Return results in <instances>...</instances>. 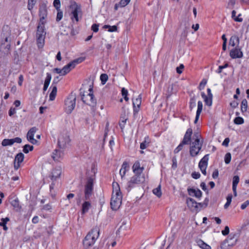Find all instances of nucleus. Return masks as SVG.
I'll use <instances>...</instances> for the list:
<instances>
[{"label": "nucleus", "instance_id": "nucleus-63", "mask_svg": "<svg viewBox=\"0 0 249 249\" xmlns=\"http://www.w3.org/2000/svg\"><path fill=\"white\" fill-rule=\"evenodd\" d=\"M192 177L195 179H198L200 177V174L199 172H194L192 174Z\"/></svg>", "mask_w": 249, "mask_h": 249}, {"label": "nucleus", "instance_id": "nucleus-2", "mask_svg": "<svg viewBox=\"0 0 249 249\" xmlns=\"http://www.w3.org/2000/svg\"><path fill=\"white\" fill-rule=\"evenodd\" d=\"M100 233L99 228L97 226L93 227L87 234L83 241L84 247L87 249L93 246L96 240L98 238Z\"/></svg>", "mask_w": 249, "mask_h": 249}, {"label": "nucleus", "instance_id": "nucleus-64", "mask_svg": "<svg viewBox=\"0 0 249 249\" xmlns=\"http://www.w3.org/2000/svg\"><path fill=\"white\" fill-rule=\"evenodd\" d=\"M230 230L228 226H226L224 230L222 231L223 235H227L229 233Z\"/></svg>", "mask_w": 249, "mask_h": 249}, {"label": "nucleus", "instance_id": "nucleus-33", "mask_svg": "<svg viewBox=\"0 0 249 249\" xmlns=\"http://www.w3.org/2000/svg\"><path fill=\"white\" fill-rule=\"evenodd\" d=\"M248 108V101L246 99L242 101L241 105V110L242 112L247 111Z\"/></svg>", "mask_w": 249, "mask_h": 249}, {"label": "nucleus", "instance_id": "nucleus-7", "mask_svg": "<svg viewBox=\"0 0 249 249\" xmlns=\"http://www.w3.org/2000/svg\"><path fill=\"white\" fill-rule=\"evenodd\" d=\"M76 95L71 94L65 101V110L67 114H70L75 106Z\"/></svg>", "mask_w": 249, "mask_h": 249}, {"label": "nucleus", "instance_id": "nucleus-38", "mask_svg": "<svg viewBox=\"0 0 249 249\" xmlns=\"http://www.w3.org/2000/svg\"><path fill=\"white\" fill-rule=\"evenodd\" d=\"M13 144L11 139H5L1 142V145L3 146H11Z\"/></svg>", "mask_w": 249, "mask_h": 249}, {"label": "nucleus", "instance_id": "nucleus-4", "mask_svg": "<svg viewBox=\"0 0 249 249\" xmlns=\"http://www.w3.org/2000/svg\"><path fill=\"white\" fill-rule=\"evenodd\" d=\"M71 10V19L73 22L75 20L77 22L79 21L78 15H80V18L82 17V10L80 5L78 4L75 1H71L69 6Z\"/></svg>", "mask_w": 249, "mask_h": 249}, {"label": "nucleus", "instance_id": "nucleus-21", "mask_svg": "<svg viewBox=\"0 0 249 249\" xmlns=\"http://www.w3.org/2000/svg\"><path fill=\"white\" fill-rule=\"evenodd\" d=\"M63 153L60 149H55L52 153V157L55 161H59L62 159Z\"/></svg>", "mask_w": 249, "mask_h": 249}, {"label": "nucleus", "instance_id": "nucleus-10", "mask_svg": "<svg viewBox=\"0 0 249 249\" xmlns=\"http://www.w3.org/2000/svg\"><path fill=\"white\" fill-rule=\"evenodd\" d=\"M93 190V181L91 178L88 179L85 186L84 190L85 199L88 200L91 196Z\"/></svg>", "mask_w": 249, "mask_h": 249}, {"label": "nucleus", "instance_id": "nucleus-28", "mask_svg": "<svg viewBox=\"0 0 249 249\" xmlns=\"http://www.w3.org/2000/svg\"><path fill=\"white\" fill-rule=\"evenodd\" d=\"M186 203L189 207L197 208V203L192 198H188L186 200Z\"/></svg>", "mask_w": 249, "mask_h": 249}, {"label": "nucleus", "instance_id": "nucleus-46", "mask_svg": "<svg viewBox=\"0 0 249 249\" xmlns=\"http://www.w3.org/2000/svg\"><path fill=\"white\" fill-rule=\"evenodd\" d=\"M224 160L226 164H229L231 160V154L230 153L226 154L224 158Z\"/></svg>", "mask_w": 249, "mask_h": 249}, {"label": "nucleus", "instance_id": "nucleus-57", "mask_svg": "<svg viewBox=\"0 0 249 249\" xmlns=\"http://www.w3.org/2000/svg\"><path fill=\"white\" fill-rule=\"evenodd\" d=\"M129 168V164L127 162L124 161L122 165L121 169H122V171L123 170H125V171L128 170Z\"/></svg>", "mask_w": 249, "mask_h": 249}, {"label": "nucleus", "instance_id": "nucleus-53", "mask_svg": "<svg viewBox=\"0 0 249 249\" xmlns=\"http://www.w3.org/2000/svg\"><path fill=\"white\" fill-rule=\"evenodd\" d=\"M9 220L10 219L8 217L1 218V222H0V226L2 227L6 225L7 222L9 221Z\"/></svg>", "mask_w": 249, "mask_h": 249}, {"label": "nucleus", "instance_id": "nucleus-49", "mask_svg": "<svg viewBox=\"0 0 249 249\" xmlns=\"http://www.w3.org/2000/svg\"><path fill=\"white\" fill-rule=\"evenodd\" d=\"M184 145H185V144L182 143V142H181L178 146L175 149L174 151V153H178L180 151H181Z\"/></svg>", "mask_w": 249, "mask_h": 249}, {"label": "nucleus", "instance_id": "nucleus-55", "mask_svg": "<svg viewBox=\"0 0 249 249\" xmlns=\"http://www.w3.org/2000/svg\"><path fill=\"white\" fill-rule=\"evenodd\" d=\"M133 115L136 117L140 110V106H133Z\"/></svg>", "mask_w": 249, "mask_h": 249}, {"label": "nucleus", "instance_id": "nucleus-27", "mask_svg": "<svg viewBox=\"0 0 249 249\" xmlns=\"http://www.w3.org/2000/svg\"><path fill=\"white\" fill-rule=\"evenodd\" d=\"M91 207L90 203L88 201H85L82 206V213H85L88 212Z\"/></svg>", "mask_w": 249, "mask_h": 249}, {"label": "nucleus", "instance_id": "nucleus-47", "mask_svg": "<svg viewBox=\"0 0 249 249\" xmlns=\"http://www.w3.org/2000/svg\"><path fill=\"white\" fill-rule=\"evenodd\" d=\"M57 13L56 18V21H59L63 18V12L60 10H57Z\"/></svg>", "mask_w": 249, "mask_h": 249}, {"label": "nucleus", "instance_id": "nucleus-37", "mask_svg": "<svg viewBox=\"0 0 249 249\" xmlns=\"http://www.w3.org/2000/svg\"><path fill=\"white\" fill-rule=\"evenodd\" d=\"M142 103V96L140 94L134 100H133V106H141Z\"/></svg>", "mask_w": 249, "mask_h": 249}, {"label": "nucleus", "instance_id": "nucleus-59", "mask_svg": "<svg viewBox=\"0 0 249 249\" xmlns=\"http://www.w3.org/2000/svg\"><path fill=\"white\" fill-rule=\"evenodd\" d=\"M228 67V64L226 63L223 66H219L218 70L216 71V72L218 73H220L222 72V71L223 69L226 68Z\"/></svg>", "mask_w": 249, "mask_h": 249}, {"label": "nucleus", "instance_id": "nucleus-5", "mask_svg": "<svg viewBox=\"0 0 249 249\" xmlns=\"http://www.w3.org/2000/svg\"><path fill=\"white\" fill-rule=\"evenodd\" d=\"M45 36L44 25L40 24L39 23L36 31V41L38 48H42L44 46Z\"/></svg>", "mask_w": 249, "mask_h": 249}, {"label": "nucleus", "instance_id": "nucleus-22", "mask_svg": "<svg viewBox=\"0 0 249 249\" xmlns=\"http://www.w3.org/2000/svg\"><path fill=\"white\" fill-rule=\"evenodd\" d=\"M209 154H206L200 160L198 164V167L199 169L207 168L209 160Z\"/></svg>", "mask_w": 249, "mask_h": 249}, {"label": "nucleus", "instance_id": "nucleus-23", "mask_svg": "<svg viewBox=\"0 0 249 249\" xmlns=\"http://www.w3.org/2000/svg\"><path fill=\"white\" fill-rule=\"evenodd\" d=\"M177 89L175 84H172L169 85L167 90V97H169L172 94L176 93Z\"/></svg>", "mask_w": 249, "mask_h": 249}, {"label": "nucleus", "instance_id": "nucleus-58", "mask_svg": "<svg viewBox=\"0 0 249 249\" xmlns=\"http://www.w3.org/2000/svg\"><path fill=\"white\" fill-rule=\"evenodd\" d=\"M46 75L47 76L45 78L44 83L50 84V81L52 79L51 74L50 73H47Z\"/></svg>", "mask_w": 249, "mask_h": 249}, {"label": "nucleus", "instance_id": "nucleus-62", "mask_svg": "<svg viewBox=\"0 0 249 249\" xmlns=\"http://www.w3.org/2000/svg\"><path fill=\"white\" fill-rule=\"evenodd\" d=\"M91 30L95 33H97L99 30V24H93L91 26Z\"/></svg>", "mask_w": 249, "mask_h": 249}, {"label": "nucleus", "instance_id": "nucleus-20", "mask_svg": "<svg viewBox=\"0 0 249 249\" xmlns=\"http://www.w3.org/2000/svg\"><path fill=\"white\" fill-rule=\"evenodd\" d=\"M85 58L83 57H79L72 61L71 62L66 65L67 67L70 69L71 71L72 69H74L76 65L83 62Z\"/></svg>", "mask_w": 249, "mask_h": 249}, {"label": "nucleus", "instance_id": "nucleus-41", "mask_svg": "<svg viewBox=\"0 0 249 249\" xmlns=\"http://www.w3.org/2000/svg\"><path fill=\"white\" fill-rule=\"evenodd\" d=\"M236 12L235 10H233L231 12V18L235 21L242 22L243 21V18H236Z\"/></svg>", "mask_w": 249, "mask_h": 249}, {"label": "nucleus", "instance_id": "nucleus-18", "mask_svg": "<svg viewBox=\"0 0 249 249\" xmlns=\"http://www.w3.org/2000/svg\"><path fill=\"white\" fill-rule=\"evenodd\" d=\"M230 55L232 59H236L242 58L243 54L240 48L235 47L230 51Z\"/></svg>", "mask_w": 249, "mask_h": 249}, {"label": "nucleus", "instance_id": "nucleus-19", "mask_svg": "<svg viewBox=\"0 0 249 249\" xmlns=\"http://www.w3.org/2000/svg\"><path fill=\"white\" fill-rule=\"evenodd\" d=\"M187 191L190 196H195L196 198H200L202 196V192L198 188L194 189L188 188Z\"/></svg>", "mask_w": 249, "mask_h": 249}, {"label": "nucleus", "instance_id": "nucleus-31", "mask_svg": "<svg viewBox=\"0 0 249 249\" xmlns=\"http://www.w3.org/2000/svg\"><path fill=\"white\" fill-rule=\"evenodd\" d=\"M57 93V87L56 86H54L53 87L52 90L50 94L49 99L51 101H53L54 100L55 96Z\"/></svg>", "mask_w": 249, "mask_h": 249}, {"label": "nucleus", "instance_id": "nucleus-42", "mask_svg": "<svg viewBox=\"0 0 249 249\" xmlns=\"http://www.w3.org/2000/svg\"><path fill=\"white\" fill-rule=\"evenodd\" d=\"M244 122V119L241 117H237L234 119V123L236 124H241Z\"/></svg>", "mask_w": 249, "mask_h": 249}, {"label": "nucleus", "instance_id": "nucleus-14", "mask_svg": "<svg viewBox=\"0 0 249 249\" xmlns=\"http://www.w3.org/2000/svg\"><path fill=\"white\" fill-rule=\"evenodd\" d=\"M70 142V139L68 136H62L58 138V145L60 149H64Z\"/></svg>", "mask_w": 249, "mask_h": 249}, {"label": "nucleus", "instance_id": "nucleus-39", "mask_svg": "<svg viewBox=\"0 0 249 249\" xmlns=\"http://www.w3.org/2000/svg\"><path fill=\"white\" fill-rule=\"evenodd\" d=\"M232 197V196L231 194H229L227 196V202L224 205V208L225 209H227L228 208V207L230 206V205L231 204V202Z\"/></svg>", "mask_w": 249, "mask_h": 249}, {"label": "nucleus", "instance_id": "nucleus-25", "mask_svg": "<svg viewBox=\"0 0 249 249\" xmlns=\"http://www.w3.org/2000/svg\"><path fill=\"white\" fill-rule=\"evenodd\" d=\"M128 120V117L126 116L125 114H124V116H121L120 118V121L119 122V126L123 130L124 128L126 121Z\"/></svg>", "mask_w": 249, "mask_h": 249}, {"label": "nucleus", "instance_id": "nucleus-16", "mask_svg": "<svg viewBox=\"0 0 249 249\" xmlns=\"http://www.w3.org/2000/svg\"><path fill=\"white\" fill-rule=\"evenodd\" d=\"M24 155L22 153H19L16 156L14 161V166L15 170H18L20 166V163L23 161Z\"/></svg>", "mask_w": 249, "mask_h": 249}, {"label": "nucleus", "instance_id": "nucleus-32", "mask_svg": "<svg viewBox=\"0 0 249 249\" xmlns=\"http://www.w3.org/2000/svg\"><path fill=\"white\" fill-rule=\"evenodd\" d=\"M12 206L17 210H19L21 207L19 206V200L18 198H15L11 202Z\"/></svg>", "mask_w": 249, "mask_h": 249}, {"label": "nucleus", "instance_id": "nucleus-54", "mask_svg": "<svg viewBox=\"0 0 249 249\" xmlns=\"http://www.w3.org/2000/svg\"><path fill=\"white\" fill-rule=\"evenodd\" d=\"M239 182V177L238 176H235L233 178L232 185L236 186Z\"/></svg>", "mask_w": 249, "mask_h": 249}, {"label": "nucleus", "instance_id": "nucleus-24", "mask_svg": "<svg viewBox=\"0 0 249 249\" xmlns=\"http://www.w3.org/2000/svg\"><path fill=\"white\" fill-rule=\"evenodd\" d=\"M196 243L197 245L202 249H212L210 246L205 243L200 239L196 240Z\"/></svg>", "mask_w": 249, "mask_h": 249}, {"label": "nucleus", "instance_id": "nucleus-6", "mask_svg": "<svg viewBox=\"0 0 249 249\" xmlns=\"http://www.w3.org/2000/svg\"><path fill=\"white\" fill-rule=\"evenodd\" d=\"M89 91V93L86 92V94L84 93L82 95V100L86 104L94 107L96 104V100L94 97L92 88H90Z\"/></svg>", "mask_w": 249, "mask_h": 249}, {"label": "nucleus", "instance_id": "nucleus-9", "mask_svg": "<svg viewBox=\"0 0 249 249\" xmlns=\"http://www.w3.org/2000/svg\"><path fill=\"white\" fill-rule=\"evenodd\" d=\"M38 15L40 18L39 23L40 24L44 25L46 23L45 19L48 15L47 5L45 3L42 2L39 4Z\"/></svg>", "mask_w": 249, "mask_h": 249}, {"label": "nucleus", "instance_id": "nucleus-3", "mask_svg": "<svg viewBox=\"0 0 249 249\" xmlns=\"http://www.w3.org/2000/svg\"><path fill=\"white\" fill-rule=\"evenodd\" d=\"M145 181V175L134 174L128 181L126 187L127 191L129 192L136 186L143 183Z\"/></svg>", "mask_w": 249, "mask_h": 249}, {"label": "nucleus", "instance_id": "nucleus-11", "mask_svg": "<svg viewBox=\"0 0 249 249\" xmlns=\"http://www.w3.org/2000/svg\"><path fill=\"white\" fill-rule=\"evenodd\" d=\"M236 242L237 239L235 238V235H233L232 236L230 235L221 244V248L222 249H229V248L227 247H233L236 244Z\"/></svg>", "mask_w": 249, "mask_h": 249}, {"label": "nucleus", "instance_id": "nucleus-36", "mask_svg": "<svg viewBox=\"0 0 249 249\" xmlns=\"http://www.w3.org/2000/svg\"><path fill=\"white\" fill-rule=\"evenodd\" d=\"M153 193L158 197H160L162 195L160 185H159V186L156 188L154 189L153 190Z\"/></svg>", "mask_w": 249, "mask_h": 249}, {"label": "nucleus", "instance_id": "nucleus-30", "mask_svg": "<svg viewBox=\"0 0 249 249\" xmlns=\"http://www.w3.org/2000/svg\"><path fill=\"white\" fill-rule=\"evenodd\" d=\"M37 0H28L27 9L32 12L34 6L37 3Z\"/></svg>", "mask_w": 249, "mask_h": 249}, {"label": "nucleus", "instance_id": "nucleus-45", "mask_svg": "<svg viewBox=\"0 0 249 249\" xmlns=\"http://www.w3.org/2000/svg\"><path fill=\"white\" fill-rule=\"evenodd\" d=\"M207 80L205 79H202V80L201 81V82L200 83L199 85V86H198V89L199 90H202V89H203L205 85H206L207 84Z\"/></svg>", "mask_w": 249, "mask_h": 249}, {"label": "nucleus", "instance_id": "nucleus-52", "mask_svg": "<svg viewBox=\"0 0 249 249\" xmlns=\"http://www.w3.org/2000/svg\"><path fill=\"white\" fill-rule=\"evenodd\" d=\"M130 0H121L119 2L120 7H124L127 5Z\"/></svg>", "mask_w": 249, "mask_h": 249}, {"label": "nucleus", "instance_id": "nucleus-43", "mask_svg": "<svg viewBox=\"0 0 249 249\" xmlns=\"http://www.w3.org/2000/svg\"><path fill=\"white\" fill-rule=\"evenodd\" d=\"M100 79L103 84H105L108 80V76L107 74L103 73L100 76Z\"/></svg>", "mask_w": 249, "mask_h": 249}, {"label": "nucleus", "instance_id": "nucleus-12", "mask_svg": "<svg viewBox=\"0 0 249 249\" xmlns=\"http://www.w3.org/2000/svg\"><path fill=\"white\" fill-rule=\"evenodd\" d=\"M207 95H206L204 92H202L201 93V95L204 99L205 105L210 107L212 105L213 101V94L211 92V90L210 88H208L207 89Z\"/></svg>", "mask_w": 249, "mask_h": 249}, {"label": "nucleus", "instance_id": "nucleus-48", "mask_svg": "<svg viewBox=\"0 0 249 249\" xmlns=\"http://www.w3.org/2000/svg\"><path fill=\"white\" fill-rule=\"evenodd\" d=\"M196 101L194 98H192L190 99V102H189V107L190 108V110H192V109L196 107Z\"/></svg>", "mask_w": 249, "mask_h": 249}, {"label": "nucleus", "instance_id": "nucleus-40", "mask_svg": "<svg viewBox=\"0 0 249 249\" xmlns=\"http://www.w3.org/2000/svg\"><path fill=\"white\" fill-rule=\"evenodd\" d=\"M122 95L124 97V99L126 101H128L129 100L128 97H127L128 95V91L124 88H122Z\"/></svg>", "mask_w": 249, "mask_h": 249}, {"label": "nucleus", "instance_id": "nucleus-61", "mask_svg": "<svg viewBox=\"0 0 249 249\" xmlns=\"http://www.w3.org/2000/svg\"><path fill=\"white\" fill-rule=\"evenodd\" d=\"M54 186V184L53 182H52L50 186V193L53 198H54L55 197V194H54V193H53Z\"/></svg>", "mask_w": 249, "mask_h": 249}, {"label": "nucleus", "instance_id": "nucleus-17", "mask_svg": "<svg viewBox=\"0 0 249 249\" xmlns=\"http://www.w3.org/2000/svg\"><path fill=\"white\" fill-rule=\"evenodd\" d=\"M61 173V167L60 166L56 167L53 170L51 174L50 175L49 177L51 178V180L53 181L54 180H55L57 178H59L60 177Z\"/></svg>", "mask_w": 249, "mask_h": 249}, {"label": "nucleus", "instance_id": "nucleus-60", "mask_svg": "<svg viewBox=\"0 0 249 249\" xmlns=\"http://www.w3.org/2000/svg\"><path fill=\"white\" fill-rule=\"evenodd\" d=\"M62 71L63 75H65L66 74H67L70 71V69L67 67L66 65L62 69Z\"/></svg>", "mask_w": 249, "mask_h": 249}, {"label": "nucleus", "instance_id": "nucleus-29", "mask_svg": "<svg viewBox=\"0 0 249 249\" xmlns=\"http://www.w3.org/2000/svg\"><path fill=\"white\" fill-rule=\"evenodd\" d=\"M239 39L238 36H231L229 43L230 45H231L232 47H234L236 45L237 43H239Z\"/></svg>", "mask_w": 249, "mask_h": 249}, {"label": "nucleus", "instance_id": "nucleus-35", "mask_svg": "<svg viewBox=\"0 0 249 249\" xmlns=\"http://www.w3.org/2000/svg\"><path fill=\"white\" fill-rule=\"evenodd\" d=\"M34 149V146L33 145H30L29 144H25L23 147V152L27 154L29 153V151H32Z\"/></svg>", "mask_w": 249, "mask_h": 249}, {"label": "nucleus", "instance_id": "nucleus-34", "mask_svg": "<svg viewBox=\"0 0 249 249\" xmlns=\"http://www.w3.org/2000/svg\"><path fill=\"white\" fill-rule=\"evenodd\" d=\"M103 28L104 29H108V31L110 32H115L117 30V27L115 25L111 26L109 25H105L103 26Z\"/></svg>", "mask_w": 249, "mask_h": 249}, {"label": "nucleus", "instance_id": "nucleus-13", "mask_svg": "<svg viewBox=\"0 0 249 249\" xmlns=\"http://www.w3.org/2000/svg\"><path fill=\"white\" fill-rule=\"evenodd\" d=\"M37 129L36 127H33L30 129L27 134V139L28 141L33 144H37L38 142V141L34 138L35 134Z\"/></svg>", "mask_w": 249, "mask_h": 249}, {"label": "nucleus", "instance_id": "nucleus-44", "mask_svg": "<svg viewBox=\"0 0 249 249\" xmlns=\"http://www.w3.org/2000/svg\"><path fill=\"white\" fill-rule=\"evenodd\" d=\"M203 108V104L202 102L200 101H199L197 103V109L196 113L200 114L201 113Z\"/></svg>", "mask_w": 249, "mask_h": 249}, {"label": "nucleus", "instance_id": "nucleus-8", "mask_svg": "<svg viewBox=\"0 0 249 249\" xmlns=\"http://www.w3.org/2000/svg\"><path fill=\"white\" fill-rule=\"evenodd\" d=\"M202 142H200L199 139L197 138L194 142H192L190 147V154L194 157L196 156L201 149Z\"/></svg>", "mask_w": 249, "mask_h": 249}, {"label": "nucleus", "instance_id": "nucleus-51", "mask_svg": "<svg viewBox=\"0 0 249 249\" xmlns=\"http://www.w3.org/2000/svg\"><path fill=\"white\" fill-rule=\"evenodd\" d=\"M53 4L54 7L56 9V10H60V7L61 5L60 0H54Z\"/></svg>", "mask_w": 249, "mask_h": 249}, {"label": "nucleus", "instance_id": "nucleus-26", "mask_svg": "<svg viewBox=\"0 0 249 249\" xmlns=\"http://www.w3.org/2000/svg\"><path fill=\"white\" fill-rule=\"evenodd\" d=\"M150 142V140L148 136H146L144 138L143 142L140 144V148L141 149H144L146 148Z\"/></svg>", "mask_w": 249, "mask_h": 249}, {"label": "nucleus", "instance_id": "nucleus-15", "mask_svg": "<svg viewBox=\"0 0 249 249\" xmlns=\"http://www.w3.org/2000/svg\"><path fill=\"white\" fill-rule=\"evenodd\" d=\"M132 171L134 174L139 175H144L142 174L144 170V167L141 166V164L139 161H136L132 166Z\"/></svg>", "mask_w": 249, "mask_h": 249}, {"label": "nucleus", "instance_id": "nucleus-1", "mask_svg": "<svg viewBox=\"0 0 249 249\" xmlns=\"http://www.w3.org/2000/svg\"><path fill=\"white\" fill-rule=\"evenodd\" d=\"M112 194L110 201L111 208L113 210H118L122 204V195L119 185L117 182L112 183Z\"/></svg>", "mask_w": 249, "mask_h": 249}, {"label": "nucleus", "instance_id": "nucleus-50", "mask_svg": "<svg viewBox=\"0 0 249 249\" xmlns=\"http://www.w3.org/2000/svg\"><path fill=\"white\" fill-rule=\"evenodd\" d=\"M192 133H193L192 129L191 128H189L187 130L184 137L189 138L191 139Z\"/></svg>", "mask_w": 249, "mask_h": 249}, {"label": "nucleus", "instance_id": "nucleus-56", "mask_svg": "<svg viewBox=\"0 0 249 249\" xmlns=\"http://www.w3.org/2000/svg\"><path fill=\"white\" fill-rule=\"evenodd\" d=\"M191 138L184 137L181 142L185 144H191Z\"/></svg>", "mask_w": 249, "mask_h": 249}]
</instances>
